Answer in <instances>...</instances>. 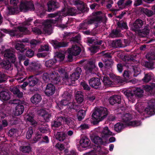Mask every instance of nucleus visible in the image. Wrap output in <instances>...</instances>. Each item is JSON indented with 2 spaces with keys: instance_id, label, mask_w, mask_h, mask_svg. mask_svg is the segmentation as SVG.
<instances>
[{
  "instance_id": "1",
  "label": "nucleus",
  "mask_w": 155,
  "mask_h": 155,
  "mask_svg": "<svg viewBox=\"0 0 155 155\" xmlns=\"http://www.w3.org/2000/svg\"><path fill=\"white\" fill-rule=\"evenodd\" d=\"M77 13L76 9L74 8H65L56 14H51L50 17H56L55 19H50L43 23L42 28L41 29L44 33L49 35L52 32L51 25L52 23H59V24H57V26L64 28L66 27V26L60 24L62 17L68 15H74Z\"/></svg>"
},
{
  "instance_id": "2",
  "label": "nucleus",
  "mask_w": 155,
  "mask_h": 155,
  "mask_svg": "<svg viewBox=\"0 0 155 155\" xmlns=\"http://www.w3.org/2000/svg\"><path fill=\"white\" fill-rule=\"evenodd\" d=\"M58 71L62 78L63 81L66 84L68 85L70 84L69 83L70 81L72 83L73 81L78 80L80 77L82 71L81 68H77L75 71L71 75L69 78H68V75L65 68H60Z\"/></svg>"
},
{
  "instance_id": "3",
  "label": "nucleus",
  "mask_w": 155,
  "mask_h": 155,
  "mask_svg": "<svg viewBox=\"0 0 155 155\" xmlns=\"http://www.w3.org/2000/svg\"><path fill=\"white\" fill-rule=\"evenodd\" d=\"M3 32L8 33L11 36H16L17 37H21V33L25 34H29V31L27 28L24 27H19L16 30H8L3 29L2 30L0 34V42L2 41V37L4 36V35L2 34Z\"/></svg>"
},
{
  "instance_id": "4",
  "label": "nucleus",
  "mask_w": 155,
  "mask_h": 155,
  "mask_svg": "<svg viewBox=\"0 0 155 155\" xmlns=\"http://www.w3.org/2000/svg\"><path fill=\"white\" fill-rule=\"evenodd\" d=\"M107 114V110L106 108L101 107L97 108L92 114L94 124H97L102 120Z\"/></svg>"
},
{
  "instance_id": "5",
  "label": "nucleus",
  "mask_w": 155,
  "mask_h": 155,
  "mask_svg": "<svg viewBox=\"0 0 155 155\" xmlns=\"http://www.w3.org/2000/svg\"><path fill=\"white\" fill-rule=\"evenodd\" d=\"M143 90L140 88H137L132 91H130L125 92L124 94L127 97L129 101L133 103L137 97H141L143 95Z\"/></svg>"
},
{
  "instance_id": "6",
  "label": "nucleus",
  "mask_w": 155,
  "mask_h": 155,
  "mask_svg": "<svg viewBox=\"0 0 155 155\" xmlns=\"http://www.w3.org/2000/svg\"><path fill=\"white\" fill-rule=\"evenodd\" d=\"M101 13L100 11L96 12L94 13V16L91 19L86 20L85 21L81 24V28L85 29L87 28V25H88L91 24L95 21H100L101 19V17L99 15Z\"/></svg>"
},
{
  "instance_id": "7",
  "label": "nucleus",
  "mask_w": 155,
  "mask_h": 155,
  "mask_svg": "<svg viewBox=\"0 0 155 155\" xmlns=\"http://www.w3.org/2000/svg\"><path fill=\"white\" fill-rule=\"evenodd\" d=\"M18 8L20 9V11H25L28 10H34V6L32 2L26 0L21 1Z\"/></svg>"
},
{
  "instance_id": "8",
  "label": "nucleus",
  "mask_w": 155,
  "mask_h": 155,
  "mask_svg": "<svg viewBox=\"0 0 155 155\" xmlns=\"http://www.w3.org/2000/svg\"><path fill=\"white\" fill-rule=\"evenodd\" d=\"M14 51V50L12 48L7 49L4 51H2V53L3 54L5 58L10 59L12 62L14 63L16 60Z\"/></svg>"
},
{
  "instance_id": "9",
  "label": "nucleus",
  "mask_w": 155,
  "mask_h": 155,
  "mask_svg": "<svg viewBox=\"0 0 155 155\" xmlns=\"http://www.w3.org/2000/svg\"><path fill=\"white\" fill-rule=\"evenodd\" d=\"M81 51V49L79 47L76 45L73 46L71 48L69 49L68 51V59L71 61L72 59L73 56L79 54Z\"/></svg>"
},
{
  "instance_id": "10",
  "label": "nucleus",
  "mask_w": 155,
  "mask_h": 155,
  "mask_svg": "<svg viewBox=\"0 0 155 155\" xmlns=\"http://www.w3.org/2000/svg\"><path fill=\"white\" fill-rule=\"evenodd\" d=\"M96 130V131L99 132L100 137L105 140L108 136L112 135V132L107 127L103 128L99 127Z\"/></svg>"
},
{
  "instance_id": "11",
  "label": "nucleus",
  "mask_w": 155,
  "mask_h": 155,
  "mask_svg": "<svg viewBox=\"0 0 155 155\" xmlns=\"http://www.w3.org/2000/svg\"><path fill=\"white\" fill-rule=\"evenodd\" d=\"M155 99L150 100L148 102V105L145 109V111L150 115H153L155 113Z\"/></svg>"
},
{
  "instance_id": "12",
  "label": "nucleus",
  "mask_w": 155,
  "mask_h": 155,
  "mask_svg": "<svg viewBox=\"0 0 155 155\" xmlns=\"http://www.w3.org/2000/svg\"><path fill=\"white\" fill-rule=\"evenodd\" d=\"M19 100H14L13 103L18 104L15 108V115L18 116L22 114L24 110V107Z\"/></svg>"
},
{
  "instance_id": "13",
  "label": "nucleus",
  "mask_w": 155,
  "mask_h": 155,
  "mask_svg": "<svg viewBox=\"0 0 155 155\" xmlns=\"http://www.w3.org/2000/svg\"><path fill=\"white\" fill-rule=\"evenodd\" d=\"M50 79L51 82L54 84H61L60 79H59L58 73L56 71H54L51 72L49 74Z\"/></svg>"
},
{
  "instance_id": "14",
  "label": "nucleus",
  "mask_w": 155,
  "mask_h": 155,
  "mask_svg": "<svg viewBox=\"0 0 155 155\" xmlns=\"http://www.w3.org/2000/svg\"><path fill=\"white\" fill-rule=\"evenodd\" d=\"M41 65L39 63H34L30 64L27 69L31 72H38L39 71V69L41 68Z\"/></svg>"
},
{
  "instance_id": "15",
  "label": "nucleus",
  "mask_w": 155,
  "mask_h": 155,
  "mask_svg": "<svg viewBox=\"0 0 155 155\" xmlns=\"http://www.w3.org/2000/svg\"><path fill=\"white\" fill-rule=\"evenodd\" d=\"M143 25V21L140 19H137L131 27L132 31L136 32L141 28Z\"/></svg>"
},
{
  "instance_id": "16",
  "label": "nucleus",
  "mask_w": 155,
  "mask_h": 155,
  "mask_svg": "<svg viewBox=\"0 0 155 155\" xmlns=\"http://www.w3.org/2000/svg\"><path fill=\"white\" fill-rule=\"evenodd\" d=\"M89 84L93 87L97 88L101 84V82L98 78H93L89 80Z\"/></svg>"
},
{
  "instance_id": "17",
  "label": "nucleus",
  "mask_w": 155,
  "mask_h": 155,
  "mask_svg": "<svg viewBox=\"0 0 155 155\" xmlns=\"http://www.w3.org/2000/svg\"><path fill=\"white\" fill-rule=\"evenodd\" d=\"M70 99L71 97L69 96L68 97L67 100H62L60 103L58 104L59 108L61 109L63 105L66 106L68 104V106L70 108H74V106L73 104L72 103H71V102H69Z\"/></svg>"
},
{
  "instance_id": "18",
  "label": "nucleus",
  "mask_w": 155,
  "mask_h": 155,
  "mask_svg": "<svg viewBox=\"0 0 155 155\" xmlns=\"http://www.w3.org/2000/svg\"><path fill=\"white\" fill-rule=\"evenodd\" d=\"M55 90V87L52 84L50 83L47 85L45 92L47 95L50 96L54 94Z\"/></svg>"
},
{
  "instance_id": "19",
  "label": "nucleus",
  "mask_w": 155,
  "mask_h": 155,
  "mask_svg": "<svg viewBox=\"0 0 155 155\" xmlns=\"http://www.w3.org/2000/svg\"><path fill=\"white\" fill-rule=\"evenodd\" d=\"M38 114L42 116L47 121H48L49 118L51 116V114H50L48 111H47L43 109H41L38 110Z\"/></svg>"
},
{
  "instance_id": "20",
  "label": "nucleus",
  "mask_w": 155,
  "mask_h": 155,
  "mask_svg": "<svg viewBox=\"0 0 155 155\" xmlns=\"http://www.w3.org/2000/svg\"><path fill=\"white\" fill-rule=\"evenodd\" d=\"M80 143L82 147L86 148L90 146V142L89 139L86 137H84L81 139Z\"/></svg>"
},
{
  "instance_id": "21",
  "label": "nucleus",
  "mask_w": 155,
  "mask_h": 155,
  "mask_svg": "<svg viewBox=\"0 0 155 155\" xmlns=\"http://www.w3.org/2000/svg\"><path fill=\"white\" fill-rule=\"evenodd\" d=\"M10 98V93L7 91H2L0 94V100L2 101H6Z\"/></svg>"
},
{
  "instance_id": "22",
  "label": "nucleus",
  "mask_w": 155,
  "mask_h": 155,
  "mask_svg": "<svg viewBox=\"0 0 155 155\" xmlns=\"http://www.w3.org/2000/svg\"><path fill=\"white\" fill-rule=\"evenodd\" d=\"M120 97L117 95L113 96L109 98V102L111 104L113 105L116 103H120Z\"/></svg>"
},
{
  "instance_id": "23",
  "label": "nucleus",
  "mask_w": 155,
  "mask_h": 155,
  "mask_svg": "<svg viewBox=\"0 0 155 155\" xmlns=\"http://www.w3.org/2000/svg\"><path fill=\"white\" fill-rule=\"evenodd\" d=\"M25 119L27 122H29L31 124L34 126H35L37 124V123L33 119L32 115L28 114L25 117Z\"/></svg>"
},
{
  "instance_id": "24",
  "label": "nucleus",
  "mask_w": 155,
  "mask_h": 155,
  "mask_svg": "<svg viewBox=\"0 0 155 155\" xmlns=\"http://www.w3.org/2000/svg\"><path fill=\"white\" fill-rule=\"evenodd\" d=\"M17 69L18 72L16 76V79L19 82H22L24 79V78H23L22 76L24 75L25 74V73L22 69L21 70H20L17 68Z\"/></svg>"
},
{
  "instance_id": "25",
  "label": "nucleus",
  "mask_w": 155,
  "mask_h": 155,
  "mask_svg": "<svg viewBox=\"0 0 155 155\" xmlns=\"http://www.w3.org/2000/svg\"><path fill=\"white\" fill-rule=\"evenodd\" d=\"M10 91L15 95H16L18 97H21L23 94L16 87H11L10 88Z\"/></svg>"
},
{
  "instance_id": "26",
  "label": "nucleus",
  "mask_w": 155,
  "mask_h": 155,
  "mask_svg": "<svg viewBox=\"0 0 155 155\" xmlns=\"http://www.w3.org/2000/svg\"><path fill=\"white\" fill-rule=\"evenodd\" d=\"M92 141L95 144H102L103 143V140H105L104 138H102L101 137H99L98 136H95L91 138Z\"/></svg>"
},
{
  "instance_id": "27",
  "label": "nucleus",
  "mask_w": 155,
  "mask_h": 155,
  "mask_svg": "<svg viewBox=\"0 0 155 155\" xmlns=\"http://www.w3.org/2000/svg\"><path fill=\"white\" fill-rule=\"evenodd\" d=\"M41 96L38 94L34 95L31 99V101L33 104H38L41 101Z\"/></svg>"
},
{
  "instance_id": "28",
  "label": "nucleus",
  "mask_w": 155,
  "mask_h": 155,
  "mask_svg": "<svg viewBox=\"0 0 155 155\" xmlns=\"http://www.w3.org/2000/svg\"><path fill=\"white\" fill-rule=\"evenodd\" d=\"M56 139L60 141H63L66 138V135L63 132H59L54 134Z\"/></svg>"
},
{
  "instance_id": "29",
  "label": "nucleus",
  "mask_w": 155,
  "mask_h": 155,
  "mask_svg": "<svg viewBox=\"0 0 155 155\" xmlns=\"http://www.w3.org/2000/svg\"><path fill=\"white\" fill-rule=\"evenodd\" d=\"M122 118L123 121L126 123L128 125L129 122L130 121V120L132 118V115L128 114H123L122 116Z\"/></svg>"
},
{
  "instance_id": "30",
  "label": "nucleus",
  "mask_w": 155,
  "mask_h": 155,
  "mask_svg": "<svg viewBox=\"0 0 155 155\" xmlns=\"http://www.w3.org/2000/svg\"><path fill=\"white\" fill-rule=\"evenodd\" d=\"M28 84L30 86H34L38 81V79L35 77L31 76L28 78Z\"/></svg>"
},
{
  "instance_id": "31",
  "label": "nucleus",
  "mask_w": 155,
  "mask_h": 155,
  "mask_svg": "<svg viewBox=\"0 0 155 155\" xmlns=\"http://www.w3.org/2000/svg\"><path fill=\"white\" fill-rule=\"evenodd\" d=\"M48 10L49 12L52 11L54 10V8L58 7L56 6V3L53 1L49 2L48 4Z\"/></svg>"
},
{
  "instance_id": "32",
  "label": "nucleus",
  "mask_w": 155,
  "mask_h": 155,
  "mask_svg": "<svg viewBox=\"0 0 155 155\" xmlns=\"http://www.w3.org/2000/svg\"><path fill=\"white\" fill-rule=\"evenodd\" d=\"M132 1L131 0H128L125 4V5L123 3V0H120L118 2V6L120 9H122L125 7V5H129L132 3Z\"/></svg>"
},
{
  "instance_id": "33",
  "label": "nucleus",
  "mask_w": 155,
  "mask_h": 155,
  "mask_svg": "<svg viewBox=\"0 0 155 155\" xmlns=\"http://www.w3.org/2000/svg\"><path fill=\"white\" fill-rule=\"evenodd\" d=\"M63 119L62 117H58L56 121H54L52 124L51 125L53 127H57L60 126L61 125V122Z\"/></svg>"
},
{
  "instance_id": "34",
  "label": "nucleus",
  "mask_w": 155,
  "mask_h": 155,
  "mask_svg": "<svg viewBox=\"0 0 155 155\" xmlns=\"http://www.w3.org/2000/svg\"><path fill=\"white\" fill-rule=\"evenodd\" d=\"M144 89L147 91L153 94V92L155 91V84H152L151 86L147 85L144 86Z\"/></svg>"
},
{
  "instance_id": "35",
  "label": "nucleus",
  "mask_w": 155,
  "mask_h": 155,
  "mask_svg": "<svg viewBox=\"0 0 155 155\" xmlns=\"http://www.w3.org/2000/svg\"><path fill=\"white\" fill-rule=\"evenodd\" d=\"M75 3L77 5V9L79 10L82 11L84 10L85 5L82 2L79 0H76L75 1Z\"/></svg>"
},
{
  "instance_id": "36",
  "label": "nucleus",
  "mask_w": 155,
  "mask_h": 155,
  "mask_svg": "<svg viewBox=\"0 0 155 155\" xmlns=\"http://www.w3.org/2000/svg\"><path fill=\"white\" fill-rule=\"evenodd\" d=\"M76 99L78 103H81L83 101V95L81 91L77 92L76 94Z\"/></svg>"
},
{
  "instance_id": "37",
  "label": "nucleus",
  "mask_w": 155,
  "mask_h": 155,
  "mask_svg": "<svg viewBox=\"0 0 155 155\" xmlns=\"http://www.w3.org/2000/svg\"><path fill=\"white\" fill-rule=\"evenodd\" d=\"M9 12L10 14H14L17 13L20 11V9L17 6H13L8 8Z\"/></svg>"
},
{
  "instance_id": "38",
  "label": "nucleus",
  "mask_w": 155,
  "mask_h": 155,
  "mask_svg": "<svg viewBox=\"0 0 155 155\" xmlns=\"http://www.w3.org/2000/svg\"><path fill=\"white\" fill-rule=\"evenodd\" d=\"M54 47L55 48L58 47H65L68 45V43L63 41L61 42H58L57 41H54Z\"/></svg>"
},
{
  "instance_id": "39",
  "label": "nucleus",
  "mask_w": 155,
  "mask_h": 155,
  "mask_svg": "<svg viewBox=\"0 0 155 155\" xmlns=\"http://www.w3.org/2000/svg\"><path fill=\"white\" fill-rule=\"evenodd\" d=\"M1 66L4 68L6 69H11V65L8 61H3L1 64Z\"/></svg>"
},
{
  "instance_id": "40",
  "label": "nucleus",
  "mask_w": 155,
  "mask_h": 155,
  "mask_svg": "<svg viewBox=\"0 0 155 155\" xmlns=\"http://www.w3.org/2000/svg\"><path fill=\"white\" fill-rule=\"evenodd\" d=\"M56 62V60L55 59L49 60L45 62V65L47 67H51L54 65Z\"/></svg>"
},
{
  "instance_id": "41",
  "label": "nucleus",
  "mask_w": 155,
  "mask_h": 155,
  "mask_svg": "<svg viewBox=\"0 0 155 155\" xmlns=\"http://www.w3.org/2000/svg\"><path fill=\"white\" fill-rule=\"evenodd\" d=\"M124 128V124L121 123H117L114 125V130L117 132H120Z\"/></svg>"
},
{
  "instance_id": "42",
  "label": "nucleus",
  "mask_w": 155,
  "mask_h": 155,
  "mask_svg": "<svg viewBox=\"0 0 155 155\" xmlns=\"http://www.w3.org/2000/svg\"><path fill=\"white\" fill-rule=\"evenodd\" d=\"M111 44L112 46L114 48H119L122 47V43L120 40L112 41Z\"/></svg>"
},
{
  "instance_id": "43",
  "label": "nucleus",
  "mask_w": 155,
  "mask_h": 155,
  "mask_svg": "<svg viewBox=\"0 0 155 155\" xmlns=\"http://www.w3.org/2000/svg\"><path fill=\"white\" fill-rule=\"evenodd\" d=\"M20 149L21 151L25 153H29L31 150V148L30 146H21Z\"/></svg>"
},
{
  "instance_id": "44",
  "label": "nucleus",
  "mask_w": 155,
  "mask_h": 155,
  "mask_svg": "<svg viewBox=\"0 0 155 155\" xmlns=\"http://www.w3.org/2000/svg\"><path fill=\"white\" fill-rule=\"evenodd\" d=\"M152 74L150 73L145 74L144 77L143 79V81L145 83L149 82L153 77Z\"/></svg>"
},
{
  "instance_id": "45",
  "label": "nucleus",
  "mask_w": 155,
  "mask_h": 155,
  "mask_svg": "<svg viewBox=\"0 0 155 155\" xmlns=\"http://www.w3.org/2000/svg\"><path fill=\"white\" fill-rule=\"evenodd\" d=\"M85 115V111L83 110H79L78 113V119L80 121L84 118Z\"/></svg>"
},
{
  "instance_id": "46",
  "label": "nucleus",
  "mask_w": 155,
  "mask_h": 155,
  "mask_svg": "<svg viewBox=\"0 0 155 155\" xmlns=\"http://www.w3.org/2000/svg\"><path fill=\"white\" fill-rule=\"evenodd\" d=\"M103 82L106 86H110L112 84V82L109 80V78L106 76H104L103 79Z\"/></svg>"
},
{
  "instance_id": "47",
  "label": "nucleus",
  "mask_w": 155,
  "mask_h": 155,
  "mask_svg": "<svg viewBox=\"0 0 155 155\" xmlns=\"http://www.w3.org/2000/svg\"><path fill=\"white\" fill-rule=\"evenodd\" d=\"M62 121L64 122L66 124L68 125H70L73 124L72 120L69 117H63Z\"/></svg>"
},
{
  "instance_id": "48",
  "label": "nucleus",
  "mask_w": 155,
  "mask_h": 155,
  "mask_svg": "<svg viewBox=\"0 0 155 155\" xmlns=\"http://www.w3.org/2000/svg\"><path fill=\"white\" fill-rule=\"evenodd\" d=\"M141 124V123L139 121H133L129 122L128 123V125L133 127H137L140 125Z\"/></svg>"
},
{
  "instance_id": "49",
  "label": "nucleus",
  "mask_w": 155,
  "mask_h": 155,
  "mask_svg": "<svg viewBox=\"0 0 155 155\" xmlns=\"http://www.w3.org/2000/svg\"><path fill=\"white\" fill-rule=\"evenodd\" d=\"M131 72L128 71H124L123 76L126 80H128L131 78Z\"/></svg>"
},
{
  "instance_id": "50",
  "label": "nucleus",
  "mask_w": 155,
  "mask_h": 155,
  "mask_svg": "<svg viewBox=\"0 0 155 155\" xmlns=\"http://www.w3.org/2000/svg\"><path fill=\"white\" fill-rule=\"evenodd\" d=\"M50 77L48 74L47 73H45L43 74L42 78L43 80L46 82H49L50 81Z\"/></svg>"
},
{
  "instance_id": "51",
  "label": "nucleus",
  "mask_w": 155,
  "mask_h": 155,
  "mask_svg": "<svg viewBox=\"0 0 155 155\" xmlns=\"http://www.w3.org/2000/svg\"><path fill=\"white\" fill-rule=\"evenodd\" d=\"M24 47V45L22 43H18L17 42L16 43V44L15 46V48L17 50H19L21 51L22 50V49Z\"/></svg>"
},
{
  "instance_id": "52",
  "label": "nucleus",
  "mask_w": 155,
  "mask_h": 155,
  "mask_svg": "<svg viewBox=\"0 0 155 155\" xmlns=\"http://www.w3.org/2000/svg\"><path fill=\"white\" fill-rule=\"evenodd\" d=\"M133 69L134 73V76L136 77L140 73L141 70L140 68L137 66H135L134 67Z\"/></svg>"
},
{
  "instance_id": "53",
  "label": "nucleus",
  "mask_w": 155,
  "mask_h": 155,
  "mask_svg": "<svg viewBox=\"0 0 155 155\" xmlns=\"http://www.w3.org/2000/svg\"><path fill=\"white\" fill-rule=\"evenodd\" d=\"M33 133V129L31 127H29L27 131L26 135V137L27 139H30Z\"/></svg>"
},
{
  "instance_id": "54",
  "label": "nucleus",
  "mask_w": 155,
  "mask_h": 155,
  "mask_svg": "<svg viewBox=\"0 0 155 155\" xmlns=\"http://www.w3.org/2000/svg\"><path fill=\"white\" fill-rule=\"evenodd\" d=\"M144 12L148 17L151 16L154 14V13L152 11L148 10L147 9H145L144 11Z\"/></svg>"
},
{
  "instance_id": "55",
  "label": "nucleus",
  "mask_w": 155,
  "mask_h": 155,
  "mask_svg": "<svg viewBox=\"0 0 155 155\" xmlns=\"http://www.w3.org/2000/svg\"><path fill=\"white\" fill-rule=\"evenodd\" d=\"M55 147L60 150H62L64 148V145L59 143L56 145Z\"/></svg>"
},
{
  "instance_id": "56",
  "label": "nucleus",
  "mask_w": 155,
  "mask_h": 155,
  "mask_svg": "<svg viewBox=\"0 0 155 155\" xmlns=\"http://www.w3.org/2000/svg\"><path fill=\"white\" fill-rule=\"evenodd\" d=\"M26 54L28 57H31L34 55V52L32 50L30 49L26 51Z\"/></svg>"
},
{
  "instance_id": "57",
  "label": "nucleus",
  "mask_w": 155,
  "mask_h": 155,
  "mask_svg": "<svg viewBox=\"0 0 155 155\" xmlns=\"http://www.w3.org/2000/svg\"><path fill=\"white\" fill-rule=\"evenodd\" d=\"M57 57L59 58L60 61L63 60L65 57V55L64 54L61 52H58L57 54Z\"/></svg>"
},
{
  "instance_id": "58",
  "label": "nucleus",
  "mask_w": 155,
  "mask_h": 155,
  "mask_svg": "<svg viewBox=\"0 0 155 155\" xmlns=\"http://www.w3.org/2000/svg\"><path fill=\"white\" fill-rule=\"evenodd\" d=\"M41 42H42V41H38L36 40L33 39L31 41L30 44H31V46H34L35 45L39 44Z\"/></svg>"
},
{
  "instance_id": "59",
  "label": "nucleus",
  "mask_w": 155,
  "mask_h": 155,
  "mask_svg": "<svg viewBox=\"0 0 155 155\" xmlns=\"http://www.w3.org/2000/svg\"><path fill=\"white\" fill-rule=\"evenodd\" d=\"M115 81L116 83H122L124 82V81L119 76H117L115 78Z\"/></svg>"
},
{
  "instance_id": "60",
  "label": "nucleus",
  "mask_w": 155,
  "mask_h": 155,
  "mask_svg": "<svg viewBox=\"0 0 155 155\" xmlns=\"http://www.w3.org/2000/svg\"><path fill=\"white\" fill-rule=\"evenodd\" d=\"M81 85L83 87L84 89L86 90H90V87L89 86L85 83H81Z\"/></svg>"
},
{
  "instance_id": "61",
  "label": "nucleus",
  "mask_w": 155,
  "mask_h": 155,
  "mask_svg": "<svg viewBox=\"0 0 155 155\" xmlns=\"http://www.w3.org/2000/svg\"><path fill=\"white\" fill-rule=\"evenodd\" d=\"M101 54L104 57L110 58L111 57L110 53L106 52L105 51H103Z\"/></svg>"
},
{
  "instance_id": "62",
  "label": "nucleus",
  "mask_w": 155,
  "mask_h": 155,
  "mask_svg": "<svg viewBox=\"0 0 155 155\" xmlns=\"http://www.w3.org/2000/svg\"><path fill=\"white\" fill-rule=\"evenodd\" d=\"M147 67L149 68L153 69L154 67V64L153 63L151 62H147L146 64Z\"/></svg>"
},
{
  "instance_id": "63",
  "label": "nucleus",
  "mask_w": 155,
  "mask_h": 155,
  "mask_svg": "<svg viewBox=\"0 0 155 155\" xmlns=\"http://www.w3.org/2000/svg\"><path fill=\"white\" fill-rule=\"evenodd\" d=\"M32 31L35 33L38 34H41L42 32L41 30L36 28H33Z\"/></svg>"
},
{
  "instance_id": "64",
  "label": "nucleus",
  "mask_w": 155,
  "mask_h": 155,
  "mask_svg": "<svg viewBox=\"0 0 155 155\" xmlns=\"http://www.w3.org/2000/svg\"><path fill=\"white\" fill-rule=\"evenodd\" d=\"M107 4L106 5L107 8H110L112 7V5L113 4V2L112 0H107Z\"/></svg>"
}]
</instances>
